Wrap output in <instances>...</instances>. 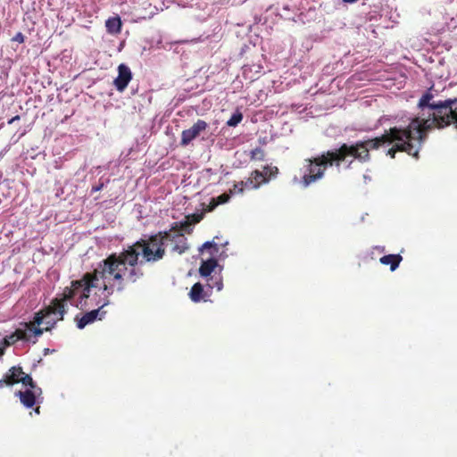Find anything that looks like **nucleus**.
I'll list each match as a JSON object with an SVG mask.
<instances>
[{"label":"nucleus","mask_w":457,"mask_h":457,"mask_svg":"<svg viewBox=\"0 0 457 457\" xmlns=\"http://www.w3.org/2000/svg\"><path fill=\"white\" fill-rule=\"evenodd\" d=\"M50 350L48 348H46L44 350V354L46 355L47 353H49Z\"/></svg>","instance_id":"nucleus-35"},{"label":"nucleus","mask_w":457,"mask_h":457,"mask_svg":"<svg viewBox=\"0 0 457 457\" xmlns=\"http://www.w3.org/2000/svg\"><path fill=\"white\" fill-rule=\"evenodd\" d=\"M379 147H389L386 155H390L392 158L398 151L406 152L416 158L419 154V148L410 141L406 126L402 120L397 125L386 130L381 137L360 141L352 145L344 144L338 149L328 151L313 159H305L301 169V183L304 187H307L322 179L324 170L328 166H336L340 170L341 166L345 169L349 168L353 159L366 162L370 158L369 151Z\"/></svg>","instance_id":"nucleus-2"},{"label":"nucleus","mask_w":457,"mask_h":457,"mask_svg":"<svg viewBox=\"0 0 457 457\" xmlns=\"http://www.w3.org/2000/svg\"><path fill=\"white\" fill-rule=\"evenodd\" d=\"M253 185H254V182H253V179H248L245 182H244V187H251L253 188Z\"/></svg>","instance_id":"nucleus-31"},{"label":"nucleus","mask_w":457,"mask_h":457,"mask_svg":"<svg viewBox=\"0 0 457 457\" xmlns=\"http://www.w3.org/2000/svg\"><path fill=\"white\" fill-rule=\"evenodd\" d=\"M181 230L190 233L192 231L191 224H188L187 222L181 223Z\"/></svg>","instance_id":"nucleus-30"},{"label":"nucleus","mask_w":457,"mask_h":457,"mask_svg":"<svg viewBox=\"0 0 457 457\" xmlns=\"http://www.w3.org/2000/svg\"><path fill=\"white\" fill-rule=\"evenodd\" d=\"M230 193L229 194H222L217 197V204H223L229 201L230 199Z\"/></svg>","instance_id":"nucleus-24"},{"label":"nucleus","mask_w":457,"mask_h":457,"mask_svg":"<svg viewBox=\"0 0 457 457\" xmlns=\"http://www.w3.org/2000/svg\"><path fill=\"white\" fill-rule=\"evenodd\" d=\"M244 191V181L234 185V188L230 190V194L242 193Z\"/></svg>","instance_id":"nucleus-25"},{"label":"nucleus","mask_w":457,"mask_h":457,"mask_svg":"<svg viewBox=\"0 0 457 457\" xmlns=\"http://www.w3.org/2000/svg\"><path fill=\"white\" fill-rule=\"evenodd\" d=\"M121 20L119 16L110 17L105 21V27L108 33L115 35L120 32L121 30Z\"/></svg>","instance_id":"nucleus-13"},{"label":"nucleus","mask_w":457,"mask_h":457,"mask_svg":"<svg viewBox=\"0 0 457 457\" xmlns=\"http://www.w3.org/2000/svg\"><path fill=\"white\" fill-rule=\"evenodd\" d=\"M416 117L403 120L410 141L420 149L426 133L433 129H445L451 124L457 127V98L443 99L430 87L420 98Z\"/></svg>","instance_id":"nucleus-3"},{"label":"nucleus","mask_w":457,"mask_h":457,"mask_svg":"<svg viewBox=\"0 0 457 457\" xmlns=\"http://www.w3.org/2000/svg\"><path fill=\"white\" fill-rule=\"evenodd\" d=\"M35 411H36L37 413H39V407L36 408V409H35Z\"/></svg>","instance_id":"nucleus-36"},{"label":"nucleus","mask_w":457,"mask_h":457,"mask_svg":"<svg viewBox=\"0 0 457 457\" xmlns=\"http://www.w3.org/2000/svg\"><path fill=\"white\" fill-rule=\"evenodd\" d=\"M20 382H21L24 386H29V388L35 387V382L33 381L32 378L24 372L20 378Z\"/></svg>","instance_id":"nucleus-21"},{"label":"nucleus","mask_w":457,"mask_h":457,"mask_svg":"<svg viewBox=\"0 0 457 457\" xmlns=\"http://www.w3.org/2000/svg\"><path fill=\"white\" fill-rule=\"evenodd\" d=\"M29 339V338L27 337L23 327L16 328L15 331L3 337L6 347L12 345L19 341L26 343Z\"/></svg>","instance_id":"nucleus-10"},{"label":"nucleus","mask_w":457,"mask_h":457,"mask_svg":"<svg viewBox=\"0 0 457 457\" xmlns=\"http://www.w3.org/2000/svg\"><path fill=\"white\" fill-rule=\"evenodd\" d=\"M195 5V7L192 6L191 9H199L204 12L203 14H195V17L201 21H205L206 18L211 14L212 8L209 6L207 3L204 2H197Z\"/></svg>","instance_id":"nucleus-16"},{"label":"nucleus","mask_w":457,"mask_h":457,"mask_svg":"<svg viewBox=\"0 0 457 457\" xmlns=\"http://www.w3.org/2000/svg\"><path fill=\"white\" fill-rule=\"evenodd\" d=\"M96 274V267L92 272H87L83 275L80 279L71 281V287H65L63 291L64 303L70 301L71 304L78 308H84L88 305L87 301L92 302V304L99 306L98 309L92 310L82 315L80 319L76 317L77 327L79 329H83L86 326L92 324L96 320H101L105 312L103 308L110 303L109 297H107V303L104 304V300L98 295L99 285L90 287V280Z\"/></svg>","instance_id":"nucleus-4"},{"label":"nucleus","mask_w":457,"mask_h":457,"mask_svg":"<svg viewBox=\"0 0 457 457\" xmlns=\"http://www.w3.org/2000/svg\"><path fill=\"white\" fill-rule=\"evenodd\" d=\"M29 390H30V393H32L35 395V397L37 399V401L39 402L40 396L42 395V389L35 384V387L29 388Z\"/></svg>","instance_id":"nucleus-26"},{"label":"nucleus","mask_w":457,"mask_h":457,"mask_svg":"<svg viewBox=\"0 0 457 457\" xmlns=\"http://www.w3.org/2000/svg\"><path fill=\"white\" fill-rule=\"evenodd\" d=\"M211 287H216L218 291H220L223 288V283L221 278H216L215 283L213 285H210Z\"/></svg>","instance_id":"nucleus-29"},{"label":"nucleus","mask_w":457,"mask_h":457,"mask_svg":"<svg viewBox=\"0 0 457 457\" xmlns=\"http://www.w3.org/2000/svg\"><path fill=\"white\" fill-rule=\"evenodd\" d=\"M20 120V116L16 115L14 117H12L11 120H9L8 123L12 124V122H14L15 120Z\"/></svg>","instance_id":"nucleus-34"},{"label":"nucleus","mask_w":457,"mask_h":457,"mask_svg":"<svg viewBox=\"0 0 457 457\" xmlns=\"http://www.w3.org/2000/svg\"><path fill=\"white\" fill-rule=\"evenodd\" d=\"M6 348V345L4 342V340L2 339L0 341V356H2L4 353V349Z\"/></svg>","instance_id":"nucleus-32"},{"label":"nucleus","mask_w":457,"mask_h":457,"mask_svg":"<svg viewBox=\"0 0 457 457\" xmlns=\"http://www.w3.org/2000/svg\"><path fill=\"white\" fill-rule=\"evenodd\" d=\"M242 120H243L242 112L239 111H237L228 119V120L227 121V125L228 127H236L242 121Z\"/></svg>","instance_id":"nucleus-19"},{"label":"nucleus","mask_w":457,"mask_h":457,"mask_svg":"<svg viewBox=\"0 0 457 457\" xmlns=\"http://www.w3.org/2000/svg\"><path fill=\"white\" fill-rule=\"evenodd\" d=\"M104 183H101V184H99V185H97V186H94V187H92V192H97V191H100V190L104 187Z\"/></svg>","instance_id":"nucleus-33"},{"label":"nucleus","mask_w":457,"mask_h":457,"mask_svg":"<svg viewBox=\"0 0 457 457\" xmlns=\"http://www.w3.org/2000/svg\"><path fill=\"white\" fill-rule=\"evenodd\" d=\"M132 79V72L129 66L121 63L118 67V77L114 79V86L120 92H123Z\"/></svg>","instance_id":"nucleus-8"},{"label":"nucleus","mask_w":457,"mask_h":457,"mask_svg":"<svg viewBox=\"0 0 457 457\" xmlns=\"http://www.w3.org/2000/svg\"><path fill=\"white\" fill-rule=\"evenodd\" d=\"M252 179H253L254 182V185H253V188H258L262 183L268 182V179L264 178V173L261 172L260 170H254L252 173Z\"/></svg>","instance_id":"nucleus-18"},{"label":"nucleus","mask_w":457,"mask_h":457,"mask_svg":"<svg viewBox=\"0 0 457 457\" xmlns=\"http://www.w3.org/2000/svg\"><path fill=\"white\" fill-rule=\"evenodd\" d=\"M51 316L52 315H49L48 318L45 319L44 323L46 325V328H45L46 331L52 329L54 327V325L56 324L57 320H59L58 315L55 316L56 319H53V318H51Z\"/></svg>","instance_id":"nucleus-22"},{"label":"nucleus","mask_w":457,"mask_h":457,"mask_svg":"<svg viewBox=\"0 0 457 457\" xmlns=\"http://www.w3.org/2000/svg\"><path fill=\"white\" fill-rule=\"evenodd\" d=\"M203 292H204L203 286L200 283H195L190 290V293H189L190 299L195 303L200 302L201 299L203 298Z\"/></svg>","instance_id":"nucleus-17"},{"label":"nucleus","mask_w":457,"mask_h":457,"mask_svg":"<svg viewBox=\"0 0 457 457\" xmlns=\"http://www.w3.org/2000/svg\"><path fill=\"white\" fill-rule=\"evenodd\" d=\"M261 172L264 173V178L268 179V181H269L271 178L276 177V175L278 172V170L277 167L265 166L263 168V170H262Z\"/></svg>","instance_id":"nucleus-20"},{"label":"nucleus","mask_w":457,"mask_h":457,"mask_svg":"<svg viewBox=\"0 0 457 457\" xmlns=\"http://www.w3.org/2000/svg\"><path fill=\"white\" fill-rule=\"evenodd\" d=\"M251 158L255 160H262L263 158V152L261 148L257 147L251 151Z\"/></svg>","instance_id":"nucleus-23"},{"label":"nucleus","mask_w":457,"mask_h":457,"mask_svg":"<svg viewBox=\"0 0 457 457\" xmlns=\"http://www.w3.org/2000/svg\"><path fill=\"white\" fill-rule=\"evenodd\" d=\"M66 312L67 304L64 303V296L61 299L55 298L52 301L51 304L46 309V314L42 315L41 312H37L35 314L33 323L39 326L42 323H44L45 319L48 318L49 315H58V320H62Z\"/></svg>","instance_id":"nucleus-6"},{"label":"nucleus","mask_w":457,"mask_h":457,"mask_svg":"<svg viewBox=\"0 0 457 457\" xmlns=\"http://www.w3.org/2000/svg\"><path fill=\"white\" fill-rule=\"evenodd\" d=\"M165 254L162 232L146 240L137 241L119 254L113 253L96 265V274L90 280V287L99 285L98 295L104 303L115 290L121 292L126 283H135L143 277L140 268L145 262H156Z\"/></svg>","instance_id":"nucleus-1"},{"label":"nucleus","mask_w":457,"mask_h":457,"mask_svg":"<svg viewBox=\"0 0 457 457\" xmlns=\"http://www.w3.org/2000/svg\"><path fill=\"white\" fill-rule=\"evenodd\" d=\"M217 265L218 262L213 258H211L207 261H203L199 268L200 275L204 278L209 277L217 267Z\"/></svg>","instance_id":"nucleus-14"},{"label":"nucleus","mask_w":457,"mask_h":457,"mask_svg":"<svg viewBox=\"0 0 457 457\" xmlns=\"http://www.w3.org/2000/svg\"><path fill=\"white\" fill-rule=\"evenodd\" d=\"M21 325L26 332L27 337L30 338L26 342L28 344H36L38 337H41L45 331V328H34L32 323H23Z\"/></svg>","instance_id":"nucleus-11"},{"label":"nucleus","mask_w":457,"mask_h":457,"mask_svg":"<svg viewBox=\"0 0 457 457\" xmlns=\"http://www.w3.org/2000/svg\"><path fill=\"white\" fill-rule=\"evenodd\" d=\"M162 234L165 246L170 244L172 252L182 254L188 250L189 245L187 237L182 232L176 230L174 227L169 231H162Z\"/></svg>","instance_id":"nucleus-5"},{"label":"nucleus","mask_w":457,"mask_h":457,"mask_svg":"<svg viewBox=\"0 0 457 457\" xmlns=\"http://www.w3.org/2000/svg\"><path fill=\"white\" fill-rule=\"evenodd\" d=\"M15 395L20 397L21 403L27 408H31L36 403H38L37 399L29 389L23 392L18 391Z\"/></svg>","instance_id":"nucleus-12"},{"label":"nucleus","mask_w":457,"mask_h":457,"mask_svg":"<svg viewBox=\"0 0 457 457\" xmlns=\"http://www.w3.org/2000/svg\"><path fill=\"white\" fill-rule=\"evenodd\" d=\"M211 247H213L215 249V251L218 252V245L212 241L205 242L200 248V251H202L204 248H211Z\"/></svg>","instance_id":"nucleus-27"},{"label":"nucleus","mask_w":457,"mask_h":457,"mask_svg":"<svg viewBox=\"0 0 457 457\" xmlns=\"http://www.w3.org/2000/svg\"><path fill=\"white\" fill-rule=\"evenodd\" d=\"M25 39L24 35L21 32H18L13 37L12 41L18 42V43H23Z\"/></svg>","instance_id":"nucleus-28"},{"label":"nucleus","mask_w":457,"mask_h":457,"mask_svg":"<svg viewBox=\"0 0 457 457\" xmlns=\"http://www.w3.org/2000/svg\"><path fill=\"white\" fill-rule=\"evenodd\" d=\"M403 258L400 254H387L380 258V262L385 265L390 264V270L394 271L398 268Z\"/></svg>","instance_id":"nucleus-15"},{"label":"nucleus","mask_w":457,"mask_h":457,"mask_svg":"<svg viewBox=\"0 0 457 457\" xmlns=\"http://www.w3.org/2000/svg\"><path fill=\"white\" fill-rule=\"evenodd\" d=\"M23 371L21 367H12L9 371L5 374L4 378L0 379V387L6 386H12L14 383L20 382V378L22 376Z\"/></svg>","instance_id":"nucleus-9"},{"label":"nucleus","mask_w":457,"mask_h":457,"mask_svg":"<svg viewBox=\"0 0 457 457\" xmlns=\"http://www.w3.org/2000/svg\"><path fill=\"white\" fill-rule=\"evenodd\" d=\"M207 127L208 124L204 120H198L191 128L183 130L181 134V145L186 146L189 145L201 132L204 131Z\"/></svg>","instance_id":"nucleus-7"}]
</instances>
